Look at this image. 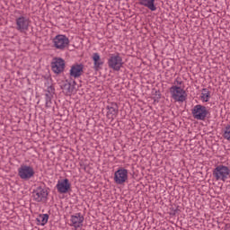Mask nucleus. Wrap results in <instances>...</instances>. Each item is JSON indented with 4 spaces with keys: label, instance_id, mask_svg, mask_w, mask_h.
<instances>
[{
    "label": "nucleus",
    "instance_id": "1",
    "mask_svg": "<svg viewBox=\"0 0 230 230\" xmlns=\"http://www.w3.org/2000/svg\"><path fill=\"white\" fill-rule=\"evenodd\" d=\"M191 114L194 119H199V121H206V118H211L209 110L202 104L195 105L191 110Z\"/></svg>",
    "mask_w": 230,
    "mask_h": 230
},
{
    "label": "nucleus",
    "instance_id": "2",
    "mask_svg": "<svg viewBox=\"0 0 230 230\" xmlns=\"http://www.w3.org/2000/svg\"><path fill=\"white\" fill-rule=\"evenodd\" d=\"M212 175L216 181H223V182H226L230 177V169L226 165H217L213 170Z\"/></svg>",
    "mask_w": 230,
    "mask_h": 230
},
{
    "label": "nucleus",
    "instance_id": "3",
    "mask_svg": "<svg viewBox=\"0 0 230 230\" xmlns=\"http://www.w3.org/2000/svg\"><path fill=\"white\" fill-rule=\"evenodd\" d=\"M108 67L113 71H119L123 67V58L119 56V53L110 55Z\"/></svg>",
    "mask_w": 230,
    "mask_h": 230
},
{
    "label": "nucleus",
    "instance_id": "4",
    "mask_svg": "<svg viewBox=\"0 0 230 230\" xmlns=\"http://www.w3.org/2000/svg\"><path fill=\"white\" fill-rule=\"evenodd\" d=\"M18 176L22 181H30V179L35 177V170L30 165L22 164L18 169Z\"/></svg>",
    "mask_w": 230,
    "mask_h": 230
},
{
    "label": "nucleus",
    "instance_id": "5",
    "mask_svg": "<svg viewBox=\"0 0 230 230\" xmlns=\"http://www.w3.org/2000/svg\"><path fill=\"white\" fill-rule=\"evenodd\" d=\"M170 93L172 94V100L175 102H186V97L188 94L186 93V91L184 89L181 88V86L172 85L170 88Z\"/></svg>",
    "mask_w": 230,
    "mask_h": 230
},
{
    "label": "nucleus",
    "instance_id": "6",
    "mask_svg": "<svg viewBox=\"0 0 230 230\" xmlns=\"http://www.w3.org/2000/svg\"><path fill=\"white\" fill-rule=\"evenodd\" d=\"M114 182L115 184H125L128 181V170L125 168H119L114 172Z\"/></svg>",
    "mask_w": 230,
    "mask_h": 230
},
{
    "label": "nucleus",
    "instance_id": "7",
    "mask_svg": "<svg viewBox=\"0 0 230 230\" xmlns=\"http://www.w3.org/2000/svg\"><path fill=\"white\" fill-rule=\"evenodd\" d=\"M50 66L53 73L60 75L66 69V61L62 58H54Z\"/></svg>",
    "mask_w": 230,
    "mask_h": 230
},
{
    "label": "nucleus",
    "instance_id": "8",
    "mask_svg": "<svg viewBox=\"0 0 230 230\" xmlns=\"http://www.w3.org/2000/svg\"><path fill=\"white\" fill-rule=\"evenodd\" d=\"M16 30L21 33H26L30 29V18L26 16H20L16 18Z\"/></svg>",
    "mask_w": 230,
    "mask_h": 230
},
{
    "label": "nucleus",
    "instance_id": "9",
    "mask_svg": "<svg viewBox=\"0 0 230 230\" xmlns=\"http://www.w3.org/2000/svg\"><path fill=\"white\" fill-rule=\"evenodd\" d=\"M54 48L57 49H66L69 46V38L66 35L58 34L53 39Z\"/></svg>",
    "mask_w": 230,
    "mask_h": 230
},
{
    "label": "nucleus",
    "instance_id": "10",
    "mask_svg": "<svg viewBox=\"0 0 230 230\" xmlns=\"http://www.w3.org/2000/svg\"><path fill=\"white\" fill-rule=\"evenodd\" d=\"M48 195V190H44L42 186L37 187V189L32 191V197L35 202H44V200H47Z\"/></svg>",
    "mask_w": 230,
    "mask_h": 230
},
{
    "label": "nucleus",
    "instance_id": "11",
    "mask_svg": "<svg viewBox=\"0 0 230 230\" xmlns=\"http://www.w3.org/2000/svg\"><path fill=\"white\" fill-rule=\"evenodd\" d=\"M69 75L71 78H80L84 75V64L75 63L72 65Z\"/></svg>",
    "mask_w": 230,
    "mask_h": 230
},
{
    "label": "nucleus",
    "instance_id": "12",
    "mask_svg": "<svg viewBox=\"0 0 230 230\" xmlns=\"http://www.w3.org/2000/svg\"><path fill=\"white\" fill-rule=\"evenodd\" d=\"M56 188L58 193H68L69 190H71V183L67 178L64 180H59Z\"/></svg>",
    "mask_w": 230,
    "mask_h": 230
},
{
    "label": "nucleus",
    "instance_id": "13",
    "mask_svg": "<svg viewBox=\"0 0 230 230\" xmlns=\"http://www.w3.org/2000/svg\"><path fill=\"white\" fill-rule=\"evenodd\" d=\"M106 109L108 111L107 118L109 119H114V118H116L119 112V108L116 102H111L109 105H107Z\"/></svg>",
    "mask_w": 230,
    "mask_h": 230
},
{
    "label": "nucleus",
    "instance_id": "14",
    "mask_svg": "<svg viewBox=\"0 0 230 230\" xmlns=\"http://www.w3.org/2000/svg\"><path fill=\"white\" fill-rule=\"evenodd\" d=\"M70 220L72 222V226L75 227V229H78V227H82V226H84V220H85V218L82 214L76 213L75 215L71 216Z\"/></svg>",
    "mask_w": 230,
    "mask_h": 230
},
{
    "label": "nucleus",
    "instance_id": "15",
    "mask_svg": "<svg viewBox=\"0 0 230 230\" xmlns=\"http://www.w3.org/2000/svg\"><path fill=\"white\" fill-rule=\"evenodd\" d=\"M61 89L63 90V93L66 94V96H71V94L75 93V84H71L69 81L66 80L61 85Z\"/></svg>",
    "mask_w": 230,
    "mask_h": 230
},
{
    "label": "nucleus",
    "instance_id": "16",
    "mask_svg": "<svg viewBox=\"0 0 230 230\" xmlns=\"http://www.w3.org/2000/svg\"><path fill=\"white\" fill-rule=\"evenodd\" d=\"M92 58L93 61V69L95 71H100V69H102V66H103V61H102L100 54L97 52L93 53Z\"/></svg>",
    "mask_w": 230,
    "mask_h": 230
},
{
    "label": "nucleus",
    "instance_id": "17",
    "mask_svg": "<svg viewBox=\"0 0 230 230\" xmlns=\"http://www.w3.org/2000/svg\"><path fill=\"white\" fill-rule=\"evenodd\" d=\"M138 4L146 6V8H148L151 12H155V10H157L155 0H138Z\"/></svg>",
    "mask_w": 230,
    "mask_h": 230
},
{
    "label": "nucleus",
    "instance_id": "18",
    "mask_svg": "<svg viewBox=\"0 0 230 230\" xmlns=\"http://www.w3.org/2000/svg\"><path fill=\"white\" fill-rule=\"evenodd\" d=\"M48 220H49V215L40 214L36 218L37 226H45L48 224Z\"/></svg>",
    "mask_w": 230,
    "mask_h": 230
},
{
    "label": "nucleus",
    "instance_id": "19",
    "mask_svg": "<svg viewBox=\"0 0 230 230\" xmlns=\"http://www.w3.org/2000/svg\"><path fill=\"white\" fill-rule=\"evenodd\" d=\"M202 96H201V100L205 102H209V99L211 98V92H209L208 90V88H203L202 89Z\"/></svg>",
    "mask_w": 230,
    "mask_h": 230
},
{
    "label": "nucleus",
    "instance_id": "20",
    "mask_svg": "<svg viewBox=\"0 0 230 230\" xmlns=\"http://www.w3.org/2000/svg\"><path fill=\"white\" fill-rule=\"evenodd\" d=\"M45 100H46V104L45 107L47 109H51V105H53V97L49 94H45Z\"/></svg>",
    "mask_w": 230,
    "mask_h": 230
},
{
    "label": "nucleus",
    "instance_id": "21",
    "mask_svg": "<svg viewBox=\"0 0 230 230\" xmlns=\"http://www.w3.org/2000/svg\"><path fill=\"white\" fill-rule=\"evenodd\" d=\"M223 137L225 139H227V141H230V125H227L226 128H225V132L223 134Z\"/></svg>",
    "mask_w": 230,
    "mask_h": 230
},
{
    "label": "nucleus",
    "instance_id": "22",
    "mask_svg": "<svg viewBox=\"0 0 230 230\" xmlns=\"http://www.w3.org/2000/svg\"><path fill=\"white\" fill-rule=\"evenodd\" d=\"M45 94H49L53 97V94H55V87L53 85L49 86Z\"/></svg>",
    "mask_w": 230,
    "mask_h": 230
},
{
    "label": "nucleus",
    "instance_id": "23",
    "mask_svg": "<svg viewBox=\"0 0 230 230\" xmlns=\"http://www.w3.org/2000/svg\"><path fill=\"white\" fill-rule=\"evenodd\" d=\"M155 94L156 98H158V99L161 98V92L155 91Z\"/></svg>",
    "mask_w": 230,
    "mask_h": 230
},
{
    "label": "nucleus",
    "instance_id": "24",
    "mask_svg": "<svg viewBox=\"0 0 230 230\" xmlns=\"http://www.w3.org/2000/svg\"><path fill=\"white\" fill-rule=\"evenodd\" d=\"M225 230H230V225L229 224H226L225 226Z\"/></svg>",
    "mask_w": 230,
    "mask_h": 230
},
{
    "label": "nucleus",
    "instance_id": "25",
    "mask_svg": "<svg viewBox=\"0 0 230 230\" xmlns=\"http://www.w3.org/2000/svg\"><path fill=\"white\" fill-rule=\"evenodd\" d=\"M179 211H181L179 208H176L174 211H173V215H177V213H179Z\"/></svg>",
    "mask_w": 230,
    "mask_h": 230
},
{
    "label": "nucleus",
    "instance_id": "26",
    "mask_svg": "<svg viewBox=\"0 0 230 230\" xmlns=\"http://www.w3.org/2000/svg\"><path fill=\"white\" fill-rule=\"evenodd\" d=\"M73 84H74V85H76V81H73Z\"/></svg>",
    "mask_w": 230,
    "mask_h": 230
},
{
    "label": "nucleus",
    "instance_id": "27",
    "mask_svg": "<svg viewBox=\"0 0 230 230\" xmlns=\"http://www.w3.org/2000/svg\"><path fill=\"white\" fill-rule=\"evenodd\" d=\"M181 85V82H177Z\"/></svg>",
    "mask_w": 230,
    "mask_h": 230
}]
</instances>
